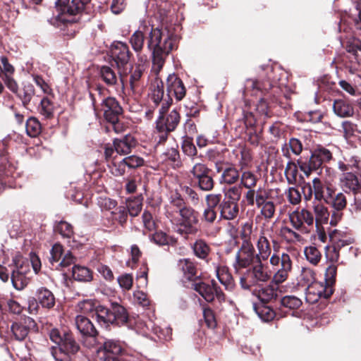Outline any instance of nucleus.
<instances>
[{"label":"nucleus","instance_id":"f257e3e1","mask_svg":"<svg viewBox=\"0 0 361 361\" xmlns=\"http://www.w3.org/2000/svg\"><path fill=\"white\" fill-rule=\"evenodd\" d=\"M147 47L152 51V73L157 75L169 54L176 47V37L166 29L152 28L149 35Z\"/></svg>","mask_w":361,"mask_h":361},{"label":"nucleus","instance_id":"f03ea898","mask_svg":"<svg viewBox=\"0 0 361 361\" xmlns=\"http://www.w3.org/2000/svg\"><path fill=\"white\" fill-rule=\"evenodd\" d=\"M166 216L172 224L179 226L177 232L185 235V238L188 235H195L199 231L197 213L190 207L182 209L178 214L170 209L166 212Z\"/></svg>","mask_w":361,"mask_h":361},{"label":"nucleus","instance_id":"7ed1b4c3","mask_svg":"<svg viewBox=\"0 0 361 361\" xmlns=\"http://www.w3.org/2000/svg\"><path fill=\"white\" fill-rule=\"evenodd\" d=\"M329 238L334 244V248L326 253V257L331 260V264L326 269V271H336L337 267L334 263L338 260V250L354 243L355 238L350 233L338 229H335L331 232Z\"/></svg>","mask_w":361,"mask_h":361},{"label":"nucleus","instance_id":"20e7f679","mask_svg":"<svg viewBox=\"0 0 361 361\" xmlns=\"http://www.w3.org/2000/svg\"><path fill=\"white\" fill-rule=\"evenodd\" d=\"M336 272H324L321 281H314L307 288V295L316 296L314 301L319 298H328L334 293V286L336 282Z\"/></svg>","mask_w":361,"mask_h":361},{"label":"nucleus","instance_id":"39448f33","mask_svg":"<svg viewBox=\"0 0 361 361\" xmlns=\"http://www.w3.org/2000/svg\"><path fill=\"white\" fill-rule=\"evenodd\" d=\"M79 350V345L73 335L68 332L63 333V341L59 346L51 348V355L56 361H71V357Z\"/></svg>","mask_w":361,"mask_h":361},{"label":"nucleus","instance_id":"423d86ee","mask_svg":"<svg viewBox=\"0 0 361 361\" xmlns=\"http://www.w3.org/2000/svg\"><path fill=\"white\" fill-rule=\"evenodd\" d=\"M171 104L172 99L169 98L165 100L159 110V116L157 121V129L159 133L173 131L180 122V114L176 109L172 110L166 116H164Z\"/></svg>","mask_w":361,"mask_h":361},{"label":"nucleus","instance_id":"0eeeda50","mask_svg":"<svg viewBox=\"0 0 361 361\" xmlns=\"http://www.w3.org/2000/svg\"><path fill=\"white\" fill-rule=\"evenodd\" d=\"M312 189L315 200H324L329 203L332 199L334 189L331 184V177H324L322 169L320 171V176L312 180Z\"/></svg>","mask_w":361,"mask_h":361},{"label":"nucleus","instance_id":"6e6552de","mask_svg":"<svg viewBox=\"0 0 361 361\" xmlns=\"http://www.w3.org/2000/svg\"><path fill=\"white\" fill-rule=\"evenodd\" d=\"M137 329L140 334L146 337L156 341V338L152 336V333L155 335L160 341H166L171 339L172 329L169 326H157L152 321H148L144 324H140Z\"/></svg>","mask_w":361,"mask_h":361},{"label":"nucleus","instance_id":"1a4fd4ad","mask_svg":"<svg viewBox=\"0 0 361 361\" xmlns=\"http://www.w3.org/2000/svg\"><path fill=\"white\" fill-rule=\"evenodd\" d=\"M75 324L80 334L83 337H85L86 339L89 338L90 340L89 343H87V341H84V344L88 348L96 345L98 332L92 322L82 315H78L75 317Z\"/></svg>","mask_w":361,"mask_h":361},{"label":"nucleus","instance_id":"9d476101","mask_svg":"<svg viewBox=\"0 0 361 361\" xmlns=\"http://www.w3.org/2000/svg\"><path fill=\"white\" fill-rule=\"evenodd\" d=\"M255 259V248L253 244L245 243L242 245L235 256L234 267L236 269L247 268Z\"/></svg>","mask_w":361,"mask_h":361},{"label":"nucleus","instance_id":"9b49d317","mask_svg":"<svg viewBox=\"0 0 361 361\" xmlns=\"http://www.w3.org/2000/svg\"><path fill=\"white\" fill-rule=\"evenodd\" d=\"M168 99H172L173 95L178 101H180L185 96L186 89L183 81L175 74H169L166 79Z\"/></svg>","mask_w":361,"mask_h":361},{"label":"nucleus","instance_id":"f8f14e48","mask_svg":"<svg viewBox=\"0 0 361 361\" xmlns=\"http://www.w3.org/2000/svg\"><path fill=\"white\" fill-rule=\"evenodd\" d=\"M111 56L118 68L126 65L130 59L128 45L121 42H114L111 47Z\"/></svg>","mask_w":361,"mask_h":361},{"label":"nucleus","instance_id":"ddd939ff","mask_svg":"<svg viewBox=\"0 0 361 361\" xmlns=\"http://www.w3.org/2000/svg\"><path fill=\"white\" fill-rule=\"evenodd\" d=\"M102 110L105 119L108 122H115L122 114V108L114 97H107L102 102Z\"/></svg>","mask_w":361,"mask_h":361},{"label":"nucleus","instance_id":"4468645a","mask_svg":"<svg viewBox=\"0 0 361 361\" xmlns=\"http://www.w3.org/2000/svg\"><path fill=\"white\" fill-rule=\"evenodd\" d=\"M257 247L258 249V254L256 256V260L259 263V268L258 269L257 267H255L253 271H260L263 269L260 259H267L271 252L269 242L265 236L264 231H261L260 232V235L257 243Z\"/></svg>","mask_w":361,"mask_h":361},{"label":"nucleus","instance_id":"2eb2a0df","mask_svg":"<svg viewBox=\"0 0 361 361\" xmlns=\"http://www.w3.org/2000/svg\"><path fill=\"white\" fill-rule=\"evenodd\" d=\"M1 61L3 66L2 73L4 76H2V78L5 85L11 92L17 93L18 85L16 81L12 78V75L15 71L13 66L8 63L6 56H1Z\"/></svg>","mask_w":361,"mask_h":361},{"label":"nucleus","instance_id":"dca6fc26","mask_svg":"<svg viewBox=\"0 0 361 361\" xmlns=\"http://www.w3.org/2000/svg\"><path fill=\"white\" fill-rule=\"evenodd\" d=\"M245 198L248 205L254 206L255 204L257 207L269 199V192L262 188H259L257 190L252 188L246 192Z\"/></svg>","mask_w":361,"mask_h":361},{"label":"nucleus","instance_id":"f3484780","mask_svg":"<svg viewBox=\"0 0 361 361\" xmlns=\"http://www.w3.org/2000/svg\"><path fill=\"white\" fill-rule=\"evenodd\" d=\"M220 216L226 220H233L239 214L238 204L235 201L224 199L219 204Z\"/></svg>","mask_w":361,"mask_h":361},{"label":"nucleus","instance_id":"a211bd4d","mask_svg":"<svg viewBox=\"0 0 361 361\" xmlns=\"http://www.w3.org/2000/svg\"><path fill=\"white\" fill-rule=\"evenodd\" d=\"M113 145L117 154L126 155L131 152L136 145V141L133 136L126 135L122 139H114Z\"/></svg>","mask_w":361,"mask_h":361},{"label":"nucleus","instance_id":"6ab92c4d","mask_svg":"<svg viewBox=\"0 0 361 361\" xmlns=\"http://www.w3.org/2000/svg\"><path fill=\"white\" fill-rule=\"evenodd\" d=\"M341 185L345 191H352L356 193L361 188V183L357 177L352 172L343 174L341 179Z\"/></svg>","mask_w":361,"mask_h":361},{"label":"nucleus","instance_id":"aec40b11","mask_svg":"<svg viewBox=\"0 0 361 361\" xmlns=\"http://www.w3.org/2000/svg\"><path fill=\"white\" fill-rule=\"evenodd\" d=\"M112 324L121 326L128 322V314L124 307L117 302L111 303Z\"/></svg>","mask_w":361,"mask_h":361},{"label":"nucleus","instance_id":"412c9836","mask_svg":"<svg viewBox=\"0 0 361 361\" xmlns=\"http://www.w3.org/2000/svg\"><path fill=\"white\" fill-rule=\"evenodd\" d=\"M298 164L300 169L307 177H309L312 171L318 170L322 165V163L319 160L314 152H312L309 160H298Z\"/></svg>","mask_w":361,"mask_h":361},{"label":"nucleus","instance_id":"4be33fe9","mask_svg":"<svg viewBox=\"0 0 361 361\" xmlns=\"http://www.w3.org/2000/svg\"><path fill=\"white\" fill-rule=\"evenodd\" d=\"M334 114L341 118L351 117L354 114V108L351 104L343 99H336L333 104Z\"/></svg>","mask_w":361,"mask_h":361},{"label":"nucleus","instance_id":"5701e85b","mask_svg":"<svg viewBox=\"0 0 361 361\" xmlns=\"http://www.w3.org/2000/svg\"><path fill=\"white\" fill-rule=\"evenodd\" d=\"M154 75L156 78L152 85L150 99L154 103L155 106H157L161 102L162 105L165 100L168 99V97L164 99V92L163 82L158 78V75L154 74Z\"/></svg>","mask_w":361,"mask_h":361},{"label":"nucleus","instance_id":"b1692460","mask_svg":"<svg viewBox=\"0 0 361 361\" xmlns=\"http://www.w3.org/2000/svg\"><path fill=\"white\" fill-rule=\"evenodd\" d=\"M312 209L315 214L314 219L316 226H321L328 223L329 212L326 206L320 202H314Z\"/></svg>","mask_w":361,"mask_h":361},{"label":"nucleus","instance_id":"393cba45","mask_svg":"<svg viewBox=\"0 0 361 361\" xmlns=\"http://www.w3.org/2000/svg\"><path fill=\"white\" fill-rule=\"evenodd\" d=\"M216 284L212 286L206 284L204 282L199 281L195 283V289L207 302H212L214 299Z\"/></svg>","mask_w":361,"mask_h":361},{"label":"nucleus","instance_id":"a878e982","mask_svg":"<svg viewBox=\"0 0 361 361\" xmlns=\"http://www.w3.org/2000/svg\"><path fill=\"white\" fill-rule=\"evenodd\" d=\"M37 298L44 308L51 309L55 305L54 294L48 289L41 288L37 290Z\"/></svg>","mask_w":361,"mask_h":361},{"label":"nucleus","instance_id":"bb28decb","mask_svg":"<svg viewBox=\"0 0 361 361\" xmlns=\"http://www.w3.org/2000/svg\"><path fill=\"white\" fill-rule=\"evenodd\" d=\"M96 319L102 326L107 327L112 324L111 307L106 308L102 305H97L95 310Z\"/></svg>","mask_w":361,"mask_h":361},{"label":"nucleus","instance_id":"cd10ccee","mask_svg":"<svg viewBox=\"0 0 361 361\" xmlns=\"http://www.w3.org/2000/svg\"><path fill=\"white\" fill-rule=\"evenodd\" d=\"M345 161L338 162V169L342 171H353L361 173V159L357 156L345 158Z\"/></svg>","mask_w":361,"mask_h":361},{"label":"nucleus","instance_id":"c85d7f7f","mask_svg":"<svg viewBox=\"0 0 361 361\" xmlns=\"http://www.w3.org/2000/svg\"><path fill=\"white\" fill-rule=\"evenodd\" d=\"M194 255L202 259H207L211 248L207 243L203 239H197L191 246Z\"/></svg>","mask_w":361,"mask_h":361},{"label":"nucleus","instance_id":"c756f323","mask_svg":"<svg viewBox=\"0 0 361 361\" xmlns=\"http://www.w3.org/2000/svg\"><path fill=\"white\" fill-rule=\"evenodd\" d=\"M239 178L240 175L238 170L233 166H228L222 170L220 182L221 183L231 185L235 183Z\"/></svg>","mask_w":361,"mask_h":361},{"label":"nucleus","instance_id":"7c9ffc66","mask_svg":"<svg viewBox=\"0 0 361 361\" xmlns=\"http://www.w3.org/2000/svg\"><path fill=\"white\" fill-rule=\"evenodd\" d=\"M104 357H118L122 352V347L118 341L113 340L107 341L104 344Z\"/></svg>","mask_w":361,"mask_h":361},{"label":"nucleus","instance_id":"2f4dec72","mask_svg":"<svg viewBox=\"0 0 361 361\" xmlns=\"http://www.w3.org/2000/svg\"><path fill=\"white\" fill-rule=\"evenodd\" d=\"M11 280L13 287L17 290L23 289L30 282L25 272H11Z\"/></svg>","mask_w":361,"mask_h":361},{"label":"nucleus","instance_id":"473e14b6","mask_svg":"<svg viewBox=\"0 0 361 361\" xmlns=\"http://www.w3.org/2000/svg\"><path fill=\"white\" fill-rule=\"evenodd\" d=\"M39 114L46 118H51L54 116V105L47 97H44L38 107Z\"/></svg>","mask_w":361,"mask_h":361},{"label":"nucleus","instance_id":"72a5a7b5","mask_svg":"<svg viewBox=\"0 0 361 361\" xmlns=\"http://www.w3.org/2000/svg\"><path fill=\"white\" fill-rule=\"evenodd\" d=\"M289 149L294 154L299 155L302 150V145L299 140L291 138L282 148L283 154L288 157H290Z\"/></svg>","mask_w":361,"mask_h":361},{"label":"nucleus","instance_id":"f704fd0d","mask_svg":"<svg viewBox=\"0 0 361 361\" xmlns=\"http://www.w3.org/2000/svg\"><path fill=\"white\" fill-rule=\"evenodd\" d=\"M257 180L256 175L250 171H244L240 175L241 185L248 190L255 188Z\"/></svg>","mask_w":361,"mask_h":361},{"label":"nucleus","instance_id":"c9c22d12","mask_svg":"<svg viewBox=\"0 0 361 361\" xmlns=\"http://www.w3.org/2000/svg\"><path fill=\"white\" fill-rule=\"evenodd\" d=\"M280 235L289 243L300 242L302 240V237L299 233L288 226L281 228Z\"/></svg>","mask_w":361,"mask_h":361},{"label":"nucleus","instance_id":"e433bc0d","mask_svg":"<svg viewBox=\"0 0 361 361\" xmlns=\"http://www.w3.org/2000/svg\"><path fill=\"white\" fill-rule=\"evenodd\" d=\"M145 35L140 30L135 31L130 38V43L133 49L140 54L142 50L145 43Z\"/></svg>","mask_w":361,"mask_h":361},{"label":"nucleus","instance_id":"4c0bfd02","mask_svg":"<svg viewBox=\"0 0 361 361\" xmlns=\"http://www.w3.org/2000/svg\"><path fill=\"white\" fill-rule=\"evenodd\" d=\"M100 76L104 82L108 85L116 84L118 78L116 74L109 66H104L100 69Z\"/></svg>","mask_w":361,"mask_h":361},{"label":"nucleus","instance_id":"58836bf2","mask_svg":"<svg viewBox=\"0 0 361 361\" xmlns=\"http://www.w3.org/2000/svg\"><path fill=\"white\" fill-rule=\"evenodd\" d=\"M254 310L259 317L264 322H269L273 319L275 316L274 310L263 304L259 305H254Z\"/></svg>","mask_w":361,"mask_h":361},{"label":"nucleus","instance_id":"ea45409f","mask_svg":"<svg viewBox=\"0 0 361 361\" xmlns=\"http://www.w3.org/2000/svg\"><path fill=\"white\" fill-rule=\"evenodd\" d=\"M25 127L27 134L32 137H35L39 135L42 130L39 121L34 117H30L27 120Z\"/></svg>","mask_w":361,"mask_h":361},{"label":"nucleus","instance_id":"a19ab883","mask_svg":"<svg viewBox=\"0 0 361 361\" xmlns=\"http://www.w3.org/2000/svg\"><path fill=\"white\" fill-rule=\"evenodd\" d=\"M270 263L274 266H277L281 263V269L279 271H290L291 269V260L288 254H283L281 258L273 255L270 258Z\"/></svg>","mask_w":361,"mask_h":361},{"label":"nucleus","instance_id":"79ce46f5","mask_svg":"<svg viewBox=\"0 0 361 361\" xmlns=\"http://www.w3.org/2000/svg\"><path fill=\"white\" fill-rule=\"evenodd\" d=\"M62 275L66 281L71 278L79 282L90 281L92 279V272H63Z\"/></svg>","mask_w":361,"mask_h":361},{"label":"nucleus","instance_id":"37998d69","mask_svg":"<svg viewBox=\"0 0 361 361\" xmlns=\"http://www.w3.org/2000/svg\"><path fill=\"white\" fill-rule=\"evenodd\" d=\"M257 208L260 209V214L264 219H270L273 218L275 214L276 204L273 201L268 199L262 204L258 206Z\"/></svg>","mask_w":361,"mask_h":361},{"label":"nucleus","instance_id":"c03bdc74","mask_svg":"<svg viewBox=\"0 0 361 361\" xmlns=\"http://www.w3.org/2000/svg\"><path fill=\"white\" fill-rule=\"evenodd\" d=\"M302 216V209L294 211L289 214L290 222L295 229L308 232L306 226L303 225Z\"/></svg>","mask_w":361,"mask_h":361},{"label":"nucleus","instance_id":"a18cd8bd","mask_svg":"<svg viewBox=\"0 0 361 361\" xmlns=\"http://www.w3.org/2000/svg\"><path fill=\"white\" fill-rule=\"evenodd\" d=\"M264 274V272H244L243 276H240V281L242 287L245 289L257 284L256 274Z\"/></svg>","mask_w":361,"mask_h":361},{"label":"nucleus","instance_id":"49530a36","mask_svg":"<svg viewBox=\"0 0 361 361\" xmlns=\"http://www.w3.org/2000/svg\"><path fill=\"white\" fill-rule=\"evenodd\" d=\"M285 175L290 184H295L298 181V171L297 165L292 161L288 162L285 169Z\"/></svg>","mask_w":361,"mask_h":361},{"label":"nucleus","instance_id":"de8ad7c7","mask_svg":"<svg viewBox=\"0 0 361 361\" xmlns=\"http://www.w3.org/2000/svg\"><path fill=\"white\" fill-rule=\"evenodd\" d=\"M20 99L22 100V102L24 106H26L30 103L32 97L35 94V90L32 85L28 83L25 84L23 88L22 92L16 93Z\"/></svg>","mask_w":361,"mask_h":361},{"label":"nucleus","instance_id":"09e8293b","mask_svg":"<svg viewBox=\"0 0 361 361\" xmlns=\"http://www.w3.org/2000/svg\"><path fill=\"white\" fill-rule=\"evenodd\" d=\"M253 233V224L251 221H247L243 224L240 230V237L243 240L242 245L245 243L252 244V235Z\"/></svg>","mask_w":361,"mask_h":361},{"label":"nucleus","instance_id":"8fccbe9b","mask_svg":"<svg viewBox=\"0 0 361 361\" xmlns=\"http://www.w3.org/2000/svg\"><path fill=\"white\" fill-rule=\"evenodd\" d=\"M56 7L61 11L62 13H68L71 16L78 14V11H73L75 5H73L70 0H56Z\"/></svg>","mask_w":361,"mask_h":361},{"label":"nucleus","instance_id":"3c124183","mask_svg":"<svg viewBox=\"0 0 361 361\" xmlns=\"http://www.w3.org/2000/svg\"><path fill=\"white\" fill-rule=\"evenodd\" d=\"M127 207L129 214L132 216H137L142 210V200L139 197L128 200Z\"/></svg>","mask_w":361,"mask_h":361},{"label":"nucleus","instance_id":"603ef678","mask_svg":"<svg viewBox=\"0 0 361 361\" xmlns=\"http://www.w3.org/2000/svg\"><path fill=\"white\" fill-rule=\"evenodd\" d=\"M341 127L340 132L346 140L352 137L357 130V125L350 121H343Z\"/></svg>","mask_w":361,"mask_h":361},{"label":"nucleus","instance_id":"864d4df0","mask_svg":"<svg viewBox=\"0 0 361 361\" xmlns=\"http://www.w3.org/2000/svg\"><path fill=\"white\" fill-rule=\"evenodd\" d=\"M11 331L16 340L23 341L27 336L29 331L22 323H14L11 326Z\"/></svg>","mask_w":361,"mask_h":361},{"label":"nucleus","instance_id":"5fc2aeb1","mask_svg":"<svg viewBox=\"0 0 361 361\" xmlns=\"http://www.w3.org/2000/svg\"><path fill=\"white\" fill-rule=\"evenodd\" d=\"M185 202L183 199L180 197L178 194H176L174 196L171 197L170 204L167 207L166 212L171 209L174 211V212L179 213L180 210L182 209H186L188 207H185Z\"/></svg>","mask_w":361,"mask_h":361},{"label":"nucleus","instance_id":"6e6d98bb","mask_svg":"<svg viewBox=\"0 0 361 361\" xmlns=\"http://www.w3.org/2000/svg\"><path fill=\"white\" fill-rule=\"evenodd\" d=\"M126 166H127L123 159L119 161L113 160L109 164V169L114 176H121L125 173Z\"/></svg>","mask_w":361,"mask_h":361},{"label":"nucleus","instance_id":"4d7b16f0","mask_svg":"<svg viewBox=\"0 0 361 361\" xmlns=\"http://www.w3.org/2000/svg\"><path fill=\"white\" fill-rule=\"evenodd\" d=\"M281 302L283 307L291 310L298 309L302 305L301 300L293 295H286L283 297Z\"/></svg>","mask_w":361,"mask_h":361},{"label":"nucleus","instance_id":"13d9d810","mask_svg":"<svg viewBox=\"0 0 361 361\" xmlns=\"http://www.w3.org/2000/svg\"><path fill=\"white\" fill-rule=\"evenodd\" d=\"M182 149L187 156L191 157L192 159L197 155V151L192 142V140L188 137H185L182 142Z\"/></svg>","mask_w":361,"mask_h":361},{"label":"nucleus","instance_id":"bf43d9fd","mask_svg":"<svg viewBox=\"0 0 361 361\" xmlns=\"http://www.w3.org/2000/svg\"><path fill=\"white\" fill-rule=\"evenodd\" d=\"M198 272H183L182 279L185 286H191L195 289V283L202 281L201 275H197Z\"/></svg>","mask_w":361,"mask_h":361},{"label":"nucleus","instance_id":"052dcab7","mask_svg":"<svg viewBox=\"0 0 361 361\" xmlns=\"http://www.w3.org/2000/svg\"><path fill=\"white\" fill-rule=\"evenodd\" d=\"M199 188L204 191H210L214 188V181L213 178L207 173L206 175L197 179Z\"/></svg>","mask_w":361,"mask_h":361},{"label":"nucleus","instance_id":"680f3d73","mask_svg":"<svg viewBox=\"0 0 361 361\" xmlns=\"http://www.w3.org/2000/svg\"><path fill=\"white\" fill-rule=\"evenodd\" d=\"M97 305L92 300H84L80 301L77 305V309L82 313L87 314L91 312L95 313V310Z\"/></svg>","mask_w":361,"mask_h":361},{"label":"nucleus","instance_id":"e2e57ef3","mask_svg":"<svg viewBox=\"0 0 361 361\" xmlns=\"http://www.w3.org/2000/svg\"><path fill=\"white\" fill-rule=\"evenodd\" d=\"M305 255L307 259L312 264H317L321 258L319 251L313 246L306 247L305 249Z\"/></svg>","mask_w":361,"mask_h":361},{"label":"nucleus","instance_id":"0e129e2a","mask_svg":"<svg viewBox=\"0 0 361 361\" xmlns=\"http://www.w3.org/2000/svg\"><path fill=\"white\" fill-rule=\"evenodd\" d=\"M190 173L193 176L195 179L201 178L203 176L207 173H209L210 170L207 166L202 163H196L193 165L192 168L190 171Z\"/></svg>","mask_w":361,"mask_h":361},{"label":"nucleus","instance_id":"69168bd1","mask_svg":"<svg viewBox=\"0 0 361 361\" xmlns=\"http://www.w3.org/2000/svg\"><path fill=\"white\" fill-rule=\"evenodd\" d=\"M60 266L62 268L68 269L72 271H75L76 269H85V267H80L75 264V259L71 252H68L60 263Z\"/></svg>","mask_w":361,"mask_h":361},{"label":"nucleus","instance_id":"338daca9","mask_svg":"<svg viewBox=\"0 0 361 361\" xmlns=\"http://www.w3.org/2000/svg\"><path fill=\"white\" fill-rule=\"evenodd\" d=\"M118 283L121 288L130 290L133 283V277L131 274L125 273L117 278Z\"/></svg>","mask_w":361,"mask_h":361},{"label":"nucleus","instance_id":"774afa93","mask_svg":"<svg viewBox=\"0 0 361 361\" xmlns=\"http://www.w3.org/2000/svg\"><path fill=\"white\" fill-rule=\"evenodd\" d=\"M347 205V200L342 192L338 193L332 200L331 206L336 210H343Z\"/></svg>","mask_w":361,"mask_h":361}]
</instances>
